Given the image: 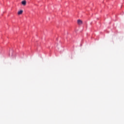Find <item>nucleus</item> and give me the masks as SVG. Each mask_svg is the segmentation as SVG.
Wrapping results in <instances>:
<instances>
[{
  "instance_id": "nucleus-1",
  "label": "nucleus",
  "mask_w": 124,
  "mask_h": 124,
  "mask_svg": "<svg viewBox=\"0 0 124 124\" xmlns=\"http://www.w3.org/2000/svg\"><path fill=\"white\" fill-rule=\"evenodd\" d=\"M78 25H82V24H83V21L80 19H78Z\"/></svg>"
},
{
  "instance_id": "nucleus-2",
  "label": "nucleus",
  "mask_w": 124,
  "mask_h": 124,
  "mask_svg": "<svg viewBox=\"0 0 124 124\" xmlns=\"http://www.w3.org/2000/svg\"><path fill=\"white\" fill-rule=\"evenodd\" d=\"M18 15H21V14H23V10H20L17 13Z\"/></svg>"
},
{
  "instance_id": "nucleus-3",
  "label": "nucleus",
  "mask_w": 124,
  "mask_h": 124,
  "mask_svg": "<svg viewBox=\"0 0 124 124\" xmlns=\"http://www.w3.org/2000/svg\"><path fill=\"white\" fill-rule=\"evenodd\" d=\"M21 3L23 4V5H26L27 4V2L26 0H23L22 1Z\"/></svg>"
}]
</instances>
